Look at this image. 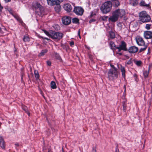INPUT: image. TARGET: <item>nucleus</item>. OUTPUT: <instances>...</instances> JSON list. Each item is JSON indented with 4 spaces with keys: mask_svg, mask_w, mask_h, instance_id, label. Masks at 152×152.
<instances>
[{
    "mask_svg": "<svg viewBox=\"0 0 152 152\" xmlns=\"http://www.w3.org/2000/svg\"><path fill=\"white\" fill-rule=\"evenodd\" d=\"M43 31L47 35L53 39L59 40L63 37V34L61 32H56L52 30L50 31L49 32L45 30Z\"/></svg>",
    "mask_w": 152,
    "mask_h": 152,
    "instance_id": "f257e3e1",
    "label": "nucleus"
},
{
    "mask_svg": "<svg viewBox=\"0 0 152 152\" xmlns=\"http://www.w3.org/2000/svg\"><path fill=\"white\" fill-rule=\"evenodd\" d=\"M112 7V3L110 1L104 2L102 5L100 10L103 13H107L110 11Z\"/></svg>",
    "mask_w": 152,
    "mask_h": 152,
    "instance_id": "f03ea898",
    "label": "nucleus"
},
{
    "mask_svg": "<svg viewBox=\"0 0 152 152\" xmlns=\"http://www.w3.org/2000/svg\"><path fill=\"white\" fill-rule=\"evenodd\" d=\"M140 20L143 23L148 22L150 21L151 18L145 11H142L139 14Z\"/></svg>",
    "mask_w": 152,
    "mask_h": 152,
    "instance_id": "7ed1b4c3",
    "label": "nucleus"
},
{
    "mask_svg": "<svg viewBox=\"0 0 152 152\" xmlns=\"http://www.w3.org/2000/svg\"><path fill=\"white\" fill-rule=\"evenodd\" d=\"M118 73L117 69H110L107 73L109 80L111 81L117 78Z\"/></svg>",
    "mask_w": 152,
    "mask_h": 152,
    "instance_id": "20e7f679",
    "label": "nucleus"
},
{
    "mask_svg": "<svg viewBox=\"0 0 152 152\" xmlns=\"http://www.w3.org/2000/svg\"><path fill=\"white\" fill-rule=\"evenodd\" d=\"M73 12L77 15H82L84 12V10L80 7H75Z\"/></svg>",
    "mask_w": 152,
    "mask_h": 152,
    "instance_id": "39448f33",
    "label": "nucleus"
},
{
    "mask_svg": "<svg viewBox=\"0 0 152 152\" xmlns=\"http://www.w3.org/2000/svg\"><path fill=\"white\" fill-rule=\"evenodd\" d=\"M118 18H122L125 14L124 10L118 9L113 12Z\"/></svg>",
    "mask_w": 152,
    "mask_h": 152,
    "instance_id": "423d86ee",
    "label": "nucleus"
},
{
    "mask_svg": "<svg viewBox=\"0 0 152 152\" xmlns=\"http://www.w3.org/2000/svg\"><path fill=\"white\" fill-rule=\"evenodd\" d=\"M115 49H118V51H120L121 50L125 51H127V48L126 42L124 41H121V44L118 46L115 47Z\"/></svg>",
    "mask_w": 152,
    "mask_h": 152,
    "instance_id": "0eeeda50",
    "label": "nucleus"
},
{
    "mask_svg": "<svg viewBox=\"0 0 152 152\" xmlns=\"http://www.w3.org/2000/svg\"><path fill=\"white\" fill-rule=\"evenodd\" d=\"M63 23L65 25H69L71 22V19L69 16H64L62 18Z\"/></svg>",
    "mask_w": 152,
    "mask_h": 152,
    "instance_id": "6e6552de",
    "label": "nucleus"
},
{
    "mask_svg": "<svg viewBox=\"0 0 152 152\" xmlns=\"http://www.w3.org/2000/svg\"><path fill=\"white\" fill-rule=\"evenodd\" d=\"M136 40L138 45L140 46L145 45V42L143 39L139 36H137L136 38Z\"/></svg>",
    "mask_w": 152,
    "mask_h": 152,
    "instance_id": "1a4fd4ad",
    "label": "nucleus"
},
{
    "mask_svg": "<svg viewBox=\"0 0 152 152\" xmlns=\"http://www.w3.org/2000/svg\"><path fill=\"white\" fill-rule=\"evenodd\" d=\"M118 18L116 14L113 12L112 15L108 19V20L109 21H111L113 22H115L118 20Z\"/></svg>",
    "mask_w": 152,
    "mask_h": 152,
    "instance_id": "9d476101",
    "label": "nucleus"
},
{
    "mask_svg": "<svg viewBox=\"0 0 152 152\" xmlns=\"http://www.w3.org/2000/svg\"><path fill=\"white\" fill-rule=\"evenodd\" d=\"M145 38L146 39H151L152 38V32L150 31H146L144 33Z\"/></svg>",
    "mask_w": 152,
    "mask_h": 152,
    "instance_id": "9b49d317",
    "label": "nucleus"
},
{
    "mask_svg": "<svg viewBox=\"0 0 152 152\" xmlns=\"http://www.w3.org/2000/svg\"><path fill=\"white\" fill-rule=\"evenodd\" d=\"M48 4L51 6L55 4L57 5L59 3V0H47Z\"/></svg>",
    "mask_w": 152,
    "mask_h": 152,
    "instance_id": "f8f14e48",
    "label": "nucleus"
},
{
    "mask_svg": "<svg viewBox=\"0 0 152 152\" xmlns=\"http://www.w3.org/2000/svg\"><path fill=\"white\" fill-rule=\"evenodd\" d=\"M64 9L68 12H70L72 9V7L70 4L67 3L65 4L64 6Z\"/></svg>",
    "mask_w": 152,
    "mask_h": 152,
    "instance_id": "ddd939ff",
    "label": "nucleus"
},
{
    "mask_svg": "<svg viewBox=\"0 0 152 152\" xmlns=\"http://www.w3.org/2000/svg\"><path fill=\"white\" fill-rule=\"evenodd\" d=\"M138 50L137 47L135 46H132L129 48L128 51L129 53H136Z\"/></svg>",
    "mask_w": 152,
    "mask_h": 152,
    "instance_id": "4468645a",
    "label": "nucleus"
},
{
    "mask_svg": "<svg viewBox=\"0 0 152 152\" xmlns=\"http://www.w3.org/2000/svg\"><path fill=\"white\" fill-rule=\"evenodd\" d=\"M7 10L10 14H11L18 20H20L18 16L11 9L9 8L7 9Z\"/></svg>",
    "mask_w": 152,
    "mask_h": 152,
    "instance_id": "2eb2a0df",
    "label": "nucleus"
},
{
    "mask_svg": "<svg viewBox=\"0 0 152 152\" xmlns=\"http://www.w3.org/2000/svg\"><path fill=\"white\" fill-rule=\"evenodd\" d=\"M44 10V8L42 6L35 10L36 13L38 15H41L43 13Z\"/></svg>",
    "mask_w": 152,
    "mask_h": 152,
    "instance_id": "dca6fc26",
    "label": "nucleus"
},
{
    "mask_svg": "<svg viewBox=\"0 0 152 152\" xmlns=\"http://www.w3.org/2000/svg\"><path fill=\"white\" fill-rule=\"evenodd\" d=\"M0 146L3 149L5 148L4 142L2 137L0 136Z\"/></svg>",
    "mask_w": 152,
    "mask_h": 152,
    "instance_id": "f3484780",
    "label": "nucleus"
},
{
    "mask_svg": "<svg viewBox=\"0 0 152 152\" xmlns=\"http://www.w3.org/2000/svg\"><path fill=\"white\" fill-rule=\"evenodd\" d=\"M33 9L34 10H35L37 9V8H39L41 7L42 6L38 2H35L34 3L33 5Z\"/></svg>",
    "mask_w": 152,
    "mask_h": 152,
    "instance_id": "a211bd4d",
    "label": "nucleus"
},
{
    "mask_svg": "<svg viewBox=\"0 0 152 152\" xmlns=\"http://www.w3.org/2000/svg\"><path fill=\"white\" fill-rule=\"evenodd\" d=\"M139 5L140 6L142 7H148L149 6V4H146L145 1L143 0L141 1L139 3Z\"/></svg>",
    "mask_w": 152,
    "mask_h": 152,
    "instance_id": "6ab92c4d",
    "label": "nucleus"
},
{
    "mask_svg": "<svg viewBox=\"0 0 152 152\" xmlns=\"http://www.w3.org/2000/svg\"><path fill=\"white\" fill-rule=\"evenodd\" d=\"M130 4L131 5L135 6L138 4V2L137 0H130Z\"/></svg>",
    "mask_w": 152,
    "mask_h": 152,
    "instance_id": "aec40b11",
    "label": "nucleus"
},
{
    "mask_svg": "<svg viewBox=\"0 0 152 152\" xmlns=\"http://www.w3.org/2000/svg\"><path fill=\"white\" fill-rule=\"evenodd\" d=\"M55 11L57 13H59L61 9V6L59 5H56L54 8Z\"/></svg>",
    "mask_w": 152,
    "mask_h": 152,
    "instance_id": "412c9836",
    "label": "nucleus"
},
{
    "mask_svg": "<svg viewBox=\"0 0 152 152\" xmlns=\"http://www.w3.org/2000/svg\"><path fill=\"white\" fill-rule=\"evenodd\" d=\"M120 69L121 70V71L122 72V77H125V68L123 66H121V68H120Z\"/></svg>",
    "mask_w": 152,
    "mask_h": 152,
    "instance_id": "4be33fe9",
    "label": "nucleus"
},
{
    "mask_svg": "<svg viewBox=\"0 0 152 152\" xmlns=\"http://www.w3.org/2000/svg\"><path fill=\"white\" fill-rule=\"evenodd\" d=\"M50 86L52 88L55 89L57 88V86L55 82L54 81H52L50 83Z\"/></svg>",
    "mask_w": 152,
    "mask_h": 152,
    "instance_id": "5701e85b",
    "label": "nucleus"
},
{
    "mask_svg": "<svg viewBox=\"0 0 152 152\" xmlns=\"http://www.w3.org/2000/svg\"><path fill=\"white\" fill-rule=\"evenodd\" d=\"M149 73V70H144L143 71V75L145 78H147L148 76Z\"/></svg>",
    "mask_w": 152,
    "mask_h": 152,
    "instance_id": "b1692460",
    "label": "nucleus"
},
{
    "mask_svg": "<svg viewBox=\"0 0 152 152\" xmlns=\"http://www.w3.org/2000/svg\"><path fill=\"white\" fill-rule=\"evenodd\" d=\"M22 108L27 114H28L29 116L30 115V113L28 111V108L27 107L24 105H23L22 106Z\"/></svg>",
    "mask_w": 152,
    "mask_h": 152,
    "instance_id": "393cba45",
    "label": "nucleus"
},
{
    "mask_svg": "<svg viewBox=\"0 0 152 152\" xmlns=\"http://www.w3.org/2000/svg\"><path fill=\"white\" fill-rule=\"evenodd\" d=\"M109 44L110 45V47L111 48V49H113L115 48L116 47L115 46V45L114 44L113 42L112 41L110 42Z\"/></svg>",
    "mask_w": 152,
    "mask_h": 152,
    "instance_id": "a878e982",
    "label": "nucleus"
},
{
    "mask_svg": "<svg viewBox=\"0 0 152 152\" xmlns=\"http://www.w3.org/2000/svg\"><path fill=\"white\" fill-rule=\"evenodd\" d=\"M79 19L76 18H74L72 19L73 23H79Z\"/></svg>",
    "mask_w": 152,
    "mask_h": 152,
    "instance_id": "bb28decb",
    "label": "nucleus"
},
{
    "mask_svg": "<svg viewBox=\"0 0 152 152\" xmlns=\"http://www.w3.org/2000/svg\"><path fill=\"white\" fill-rule=\"evenodd\" d=\"M23 40L24 42H28L30 41V39L28 36H24L23 38Z\"/></svg>",
    "mask_w": 152,
    "mask_h": 152,
    "instance_id": "cd10ccee",
    "label": "nucleus"
},
{
    "mask_svg": "<svg viewBox=\"0 0 152 152\" xmlns=\"http://www.w3.org/2000/svg\"><path fill=\"white\" fill-rule=\"evenodd\" d=\"M47 52V50L46 49H45L44 50H42L41 52L39 54V56H42L44 55Z\"/></svg>",
    "mask_w": 152,
    "mask_h": 152,
    "instance_id": "c85d7f7f",
    "label": "nucleus"
},
{
    "mask_svg": "<svg viewBox=\"0 0 152 152\" xmlns=\"http://www.w3.org/2000/svg\"><path fill=\"white\" fill-rule=\"evenodd\" d=\"M109 34L110 36V37L111 38H114L115 37V35L113 31H110L109 32Z\"/></svg>",
    "mask_w": 152,
    "mask_h": 152,
    "instance_id": "c756f323",
    "label": "nucleus"
},
{
    "mask_svg": "<svg viewBox=\"0 0 152 152\" xmlns=\"http://www.w3.org/2000/svg\"><path fill=\"white\" fill-rule=\"evenodd\" d=\"M34 73L36 78L37 79L39 77V75L38 71L36 70H35L34 71Z\"/></svg>",
    "mask_w": 152,
    "mask_h": 152,
    "instance_id": "7c9ffc66",
    "label": "nucleus"
},
{
    "mask_svg": "<svg viewBox=\"0 0 152 152\" xmlns=\"http://www.w3.org/2000/svg\"><path fill=\"white\" fill-rule=\"evenodd\" d=\"M123 109L124 111H125L126 110V104L125 101L123 102Z\"/></svg>",
    "mask_w": 152,
    "mask_h": 152,
    "instance_id": "2f4dec72",
    "label": "nucleus"
},
{
    "mask_svg": "<svg viewBox=\"0 0 152 152\" xmlns=\"http://www.w3.org/2000/svg\"><path fill=\"white\" fill-rule=\"evenodd\" d=\"M147 48V46L146 45L144 46L143 48H141L139 50V52H141L145 50Z\"/></svg>",
    "mask_w": 152,
    "mask_h": 152,
    "instance_id": "473e14b6",
    "label": "nucleus"
},
{
    "mask_svg": "<svg viewBox=\"0 0 152 152\" xmlns=\"http://www.w3.org/2000/svg\"><path fill=\"white\" fill-rule=\"evenodd\" d=\"M151 24H147L146 25L145 28L147 30H149L151 28Z\"/></svg>",
    "mask_w": 152,
    "mask_h": 152,
    "instance_id": "72a5a7b5",
    "label": "nucleus"
},
{
    "mask_svg": "<svg viewBox=\"0 0 152 152\" xmlns=\"http://www.w3.org/2000/svg\"><path fill=\"white\" fill-rule=\"evenodd\" d=\"M135 64L138 66H140L142 62L140 61H137L135 62Z\"/></svg>",
    "mask_w": 152,
    "mask_h": 152,
    "instance_id": "f704fd0d",
    "label": "nucleus"
},
{
    "mask_svg": "<svg viewBox=\"0 0 152 152\" xmlns=\"http://www.w3.org/2000/svg\"><path fill=\"white\" fill-rule=\"evenodd\" d=\"M107 16H103L102 17L101 19L103 20H107Z\"/></svg>",
    "mask_w": 152,
    "mask_h": 152,
    "instance_id": "c9c22d12",
    "label": "nucleus"
},
{
    "mask_svg": "<svg viewBox=\"0 0 152 152\" xmlns=\"http://www.w3.org/2000/svg\"><path fill=\"white\" fill-rule=\"evenodd\" d=\"M132 63V60L131 59H130L129 61H128L127 62V64H131V63Z\"/></svg>",
    "mask_w": 152,
    "mask_h": 152,
    "instance_id": "e433bc0d",
    "label": "nucleus"
},
{
    "mask_svg": "<svg viewBox=\"0 0 152 152\" xmlns=\"http://www.w3.org/2000/svg\"><path fill=\"white\" fill-rule=\"evenodd\" d=\"M70 45L72 47L74 46V42H70Z\"/></svg>",
    "mask_w": 152,
    "mask_h": 152,
    "instance_id": "4c0bfd02",
    "label": "nucleus"
},
{
    "mask_svg": "<svg viewBox=\"0 0 152 152\" xmlns=\"http://www.w3.org/2000/svg\"><path fill=\"white\" fill-rule=\"evenodd\" d=\"M47 64L49 66H50L51 65V62L49 61H47Z\"/></svg>",
    "mask_w": 152,
    "mask_h": 152,
    "instance_id": "58836bf2",
    "label": "nucleus"
},
{
    "mask_svg": "<svg viewBox=\"0 0 152 152\" xmlns=\"http://www.w3.org/2000/svg\"><path fill=\"white\" fill-rule=\"evenodd\" d=\"M110 65L111 67L113 68L112 69H117L116 68H115L114 66V65H112V64H110Z\"/></svg>",
    "mask_w": 152,
    "mask_h": 152,
    "instance_id": "ea45409f",
    "label": "nucleus"
},
{
    "mask_svg": "<svg viewBox=\"0 0 152 152\" xmlns=\"http://www.w3.org/2000/svg\"><path fill=\"white\" fill-rule=\"evenodd\" d=\"M80 30L79 29L78 30V35H79L80 38L81 37L80 35Z\"/></svg>",
    "mask_w": 152,
    "mask_h": 152,
    "instance_id": "a19ab883",
    "label": "nucleus"
},
{
    "mask_svg": "<svg viewBox=\"0 0 152 152\" xmlns=\"http://www.w3.org/2000/svg\"><path fill=\"white\" fill-rule=\"evenodd\" d=\"M95 21V20L94 19H92L91 20L89 21V23H91L92 22H94Z\"/></svg>",
    "mask_w": 152,
    "mask_h": 152,
    "instance_id": "79ce46f5",
    "label": "nucleus"
},
{
    "mask_svg": "<svg viewBox=\"0 0 152 152\" xmlns=\"http://www.w3.org/2000/svg\"><path fill=\"white\" fill-rule=\"evenodd\" d=\"M115 152H119V149L117 147L116 148Z\"/></svg>",
    "mask_w": 152,
    "mask_h": 152,
    "instance_id": "37998d69",
    "label": "nucleus"
},
{
    "mask_svg": "<svg viewBox=\"0 0 152 152\" xmlns=\"http://www.w3.org/2000/svg\"><path fill=\"white\" fill-rule=\"evenodd\" d=\"M4 1L6 3H7L11 1V0H4Z\"/></svg>",
    "mask_w": 152,
    "mask_h": 152,
    "instance_id": "c03bdc74",
    "label": "nucleus"
},
{
    "mask_svg": "<svg viewBox=\"0 0 152 152\" xmlns=\"http://www.w3.org/2000/svg\"><path fill=\"white\" fill-rule=\"evenodd\" d=\"M134 76L135 77H137V75L136 74H134Z\"/></svg>",
    "mask_w": 152,
    "mask_h": 152,
    "instance_id": "a18cd8bd",
    "label": "nucleus"
},
{
    "mask_svg": "<svg viewBox=\"0 0 152 152\" xmlns=\"http://www.w3.org/2000/svg\"><path fill=\"white\" fill-rule=\"evenodd\" d=\"M15 145L17 146H19V144L18 143L15 144Z\"/></svg>",
    "mask_w": 152,
    "mask_h": 152,
    "instance_id": "49530a36",
    "label": "nucleus"
},
{
    "mask_svg": "<svg viewBox=\"0 0 152 152\" xmlns=\"http://www.w3.org/2000/svg\"><path fill=\"white\" fill-rule=\"evenodd\" d=\"M85 47L86 48H87L88 50L90 49V47H87L86 45L85 46Z\"/></svg>",
    "mask_w": 152,
    "mask_h": 152,
    "instance_id": "de8ad7c7",
    "label": "nucleus"
},
{
    "mask_svg": "<svg viewBox=\"0 0 152 152\" xmlns=\"http://www.w3.org/2000/svg\"><path fill=\"white\" fill-rule=\"evenodd\" d=\"M124 88H125V89H124V91L125 92V91H126V86H124Z\"/></svg>",
    "mask_w": 152,
    "mask_h": 152,
    "instance_id": "09e8293b",
    "label": "nucleus"
},
{
    "mask_svg": "<svg viewBox=\"0 0 152 152\" xmlns=\"http://www.w3.org/2000/svg\"><path fill=\"white\" fill-rule=\"evenodd\" d=\"M2 31V30L1 28L0 27V32H1Z\"/></svg>",
    "mask_w": 152,
    "mask_h": 152,
    "instance_id": "8fccbe9b",
    "label": "nucleus"
},
{
    "mask_svg": "<svg viewBox=\"0 0 152 152\" xmlns=\"http://www.w3.org/2000/svg\"><path fill=\"white\" fill-rule=\"evenodd\" d=\"M125 56L126 57V58H129V57L128 56H127L126 55Z\"/></svg>",
    "mask_w": 152,
    "mask_h": 152,
    "instance_id": "3c124183",
    "label": "nucleus"
},
{
    "mask_svg": "<svg viewBox=\"0 0 152 152\" xmlns=\"http://www.w3.org/2000/svg\"><path fill=\"white\" fill-rule=\"evenodd\" d=\"M56 26V27L57 28L59 27V26L58 25H57Z\"/></svg>",
    "mask_w": 152,
    "mask_h": 152,
    "instance_id": "603ef678",
    "label": "nucleus"
},
{
    "mask_svg": "<svg viewBox=\"0 0 152 152\" xmlns=\"http://www.w3.org/2000/svg\"><path fill=\"white\" fill-rule=\"evenodd\" d=\"M45 39H46V40H48V38H45Z\"/></svg>",
    "mask_w": 152,
    "mask_h": 152,
    "instance_id": "864d4df0",
    "label": "nucleus"
},
{
    "mask_svg": "<svg viewBox=\"0 0 152 152\" xmlns=\"http://www.w3.org/2000/svg\"><path fill=\"white\" fill-rule=\"evenodd\" d=\"M93 152H96V150H94Z\"/></svg>",
    "mask_w": 152,
    "mask_h": 152,
    "instance_id": "5fc2aeb1",
    "label": "nucleus"
},
{
    "mask_svg": "<svg viewBox=\"0 0 152 152\" xmlns=\"http://www.w3.org/2000/svg\"><path fill=\"white\" fill-rule=\"evenodd\" d=\"M118 54L120 55H122V53H118Z\"/></svg>",
    "mask_w": 152,
    "mask_h": 152,
    "instance_id": "6e6d98bb",
    "label": "nucleus"
},
{
    "mask_svg": "<svg viewBox=\"0 0 152 152\" xmlns=\"http://www.w3.org/2000/svg\"><path fill=\"white\" fill-rule=\"evenodd\" d=\"M48 152H52L50 150H49Z\"/></svg>",
    "mask_w": 152,
    "mask_h": 152,
    "instance_id": "4d7b16f0",
    "label": "nucleus"
},
{
    "mask_svg": "<svg viewBox=\"0 0 152 152\" xmlns=\"http://www.w3.org/2000/svg\"><path fill=\"white\" fill-rule=\"evenodd\" d=\"M151 43H152V39H151Z\"/></svg>",
    "mask_w": 152,
    "mask_h": 152,
    "instance_id": "13d9d810",
    "label": "nucleus"
},
{
    "mask_svg": "<svg viewBox=\"0 0 152 152\" xmlns=\"http://www.w3.org/2000/svg\"><path fill=\"white\" fill-rule=\"evenodd\" d=\"M148 50H149V48Z\"/></svg>",
    "mask_w": 152,
    "mask_h": 152,
    "instance_id": "bf43d9fd",
    "label": "nucleus"
}]
</instances>
